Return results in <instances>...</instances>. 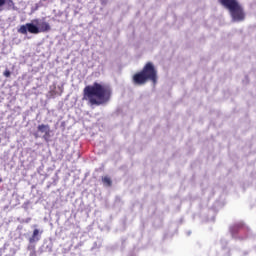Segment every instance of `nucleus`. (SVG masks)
Returning <instances> with one entry per match:
<instances>
[{"instance_id":"obj_11","label":"nucleus","mask_w":256,"mask_h":256,"mask_svg":"<svg viewBox=\"0 0 256 256\" xmlns=\"http://www.w3.org/2000/svg\"><path fill=\"white\" fill-rule=\"evenodd\" d=\"M34 137L37 139L39 137V134L35 133Z\"/></svg>"},{"instance_id":"obj_8","label":"nucleus","mask_w":256,"mask_h":256,"mask_svg":"<svg viewBox=\"0 0 256 256\" xmlns=\"http://www.w3.org/2000/svg\"><path fill=\"white\" fill-rule=\"evenodd\" d=\"M3 75H4V77L9 78V77H11V71H9V69H6V70L3 72Z\"/></svg>"},{"instance_id":"obj_9","label":"nucleus","mask_w":256,"mask_h":256,"mask_svg":"<svg viewBox=\"0 0 256 256\" xmlns=\"http://www.w3.org/2000/svg\"><path fill=\"white\" fill-rule=\"evenodd\" d=\"M30 256H37V252L35 251V246L32 247V251L30 253Z\"/></svg>"},{"instance_id":"obj_1","label":"nucleus","mask_w":256,"mask_h":256,"mask_svg":"<svg viewBox=\"0 0 256 256\" xmlns=\"http://www.w3.org/2000/svg\"><path fill=\"white\" fill-rule=\"evenodd\" d=\"M113 89L110 85L94 82L93 85H88L83 89V101H87L89 105H105L111 101Z\"/></svg>"},{"instance_id":"obj_7","label":"nucleus","mask_w":256,"mask_h":256,"mask_svg":"<svg viewBox=\"0 0 256 256\" xmlns=\"http://www.w3.org/2000/svg\"><path fill=\"white\" fill-rule=\"evenodd\" d=\"M102 183L106 187H111V185H113V181L111 180V178L109 176L102 177Z\"/></svg>"},{"instance_id":"obj_12","label":"nucleus","mask_w":256,"mask_h":256,"mask_svg":"<svg viewBox=\"0 0 256 256\" xmlns=\"http://www.w3.org/2000/svg\"><path fill=\"white\" fill-rule=\"evenodd\" d=\"M34 23H39V20H34Z\"/></svg>"},{"instance_id":"obj_5","label":"nucleus","mask_w":256,"mask_h":256,"mask_svg":"<svg viewBox=\"0 0 256 256\" xmlns=\"http://www.w3.org/2000/svg\"><path fill=\"white\" fill-rule=\"evenodd\" d=\"M39 133H44L43 135V140L44 141H49L51 139V128L49 127L48 124H40L37 127Z\"/></svg>"},{"instance_id":"obj_6","label":"nucleus","mask_w":256,"mask_h":256,"mask_svg":"<svg viewBox=\"0 0 256 256\" xmlns=\"http://www.w3.org/2000/svg\"><path fill=\"white\" fill-rule=\"evenodd\" d=\"M41 233H43V231L40 232L39 229H34L32 236L29 238V243L33 244L41 241Z\"/></svg>"},{"instance_id":"obj_2","label":"nucleus","mask_w":256,"mask_h":256,"mask_svg":"<svg viewBox=\"0 0 256 256\" xmlns=\"http://www.w3.org/2000/svg\"><path fill=\"white\" fill-rule=\"evenodd\" d=\"M157 68L153 62H147L140 72H137L132 77L134 85H145L147 81H151L153 85H157Z\"/></svg>"},{"instance_id":"obj_4","label":"nucleus","mask_w":256,"mask_h":256,"mask_svg":"<svg viewBox=\"0 0 256 256\" xmlns=\"http://www.w3.org/2000/svg\"><path fill=\"white\" fill-rule=\"evenodd\" d=\"M50 29L51 25H49L48 22H42L39 26L33 23H26L25 25L20 26L18 33H21V35H27L28 32L32 35H38V33H47Z\"/></svg>"},{"instance_id":"obj_3","label":"nucleus","mask_w":256,"mask_h":256,"mask_svg":"<svg viewBox=\"0 0 256 256\" xmlns=\"http://www.w3.org/2000/svg\"><path fill=\"white\" fill-rule=\"evenodd\" d=\"M221 5L228 9L232 17V21L241 22L245 21V10L237 0H219Z\"/></svg>"},{"instance_id":"obj_10","label":"nucleus","mask_w":256,"mask_h":256,"mask_svg":"<svg viewBox=\"0 0 256 256\" xmlns=\"http://www.w3.org/2000/svg\"><path fill=\"white\" fill-rule=\"evenodd\" d=\"M5 5V0H0V7H3Z\"/></svg>"}]
</instances>
